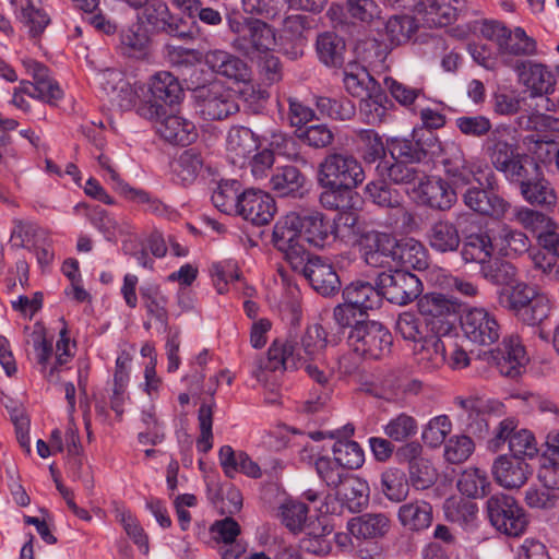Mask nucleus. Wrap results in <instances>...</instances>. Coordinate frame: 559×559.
Listing matches in <instances>:
<instances>
[{"label":"nucleus","mask_w":559,"mask_h":559,"mask_svg":"<svg viewBox=\"0 0 559 559\" xmlns=\"http://www.w3.org/2000/svg\"><path fill=\"white\" fill-rule=\"evenodd\" d=\"M418 24L415 17L408 14L393 15L385 24V34L393 45L407 43L417 32Z\"/></svg>","instance_id":"obj_53"},{"label":"nucleus","mask_w":559,"mask_h":559,"mask_svg":"<svg viewBox=\"0 0 559 559\" xmlns=\"http://www.w3.org/2000/svg\"><path fill=\"white\" fill-rule=\"evenodd\" d=\"M499 238L501 251L509 258L522 255L531 248L530 238L521 230L503 227Z\"/></svg>","instance_id":"obj_64"},{"label":"nucleus","mask_w":559,"mask_h":559,"mask_svg":"<svg viewBox=\"0 0 559 559\" xmlns=\"http://www.w3.org/2000/svg\"><path fill=\"white\" fill-rule=\"evenodd\" d=\"M417 420L406 413L396 415L383 426L384 435L394 442H406L417 433Z\"/></svg>","instance_id":"obj_60"},{"label":"nucleus","mask_w":559,"mask_h":559,"mask_svg":"<svg viewBox=\"0 0 559 559\" xmlns=\"http://www.w3.org/2000/svg\"><path fill=\"white\" fill-rule=\"evenodd\" d=\"M317 53L319 59L326 66L337 67L343 63L345 51L344 40L332 32L320 34L317 38Z\"/></svg>","instance_id":"obj_46"},{"label":"nucleus","mask_w":559,"mask_h":559,"mask_svg":"<svg viewBox=\"0 0 559 559\" xmlns=\"http://www.w3.org/2000/svg\"><path fill=\"white\" fill-rule=\"evenodd\" d=\"M523 199L531 205L549 207L557 203V194L550 182L545 179L543 170L520 187Z\"/></svg>","instance_id":"obj_34"},{"label":"nucleus","mask_w":559,"mask_h":559,"mask_svg":"<svg viewBox=\"0 0 559 559\" xmlns=\"http://www.w3.org/2000/svg\"><path fill=\"white\" fill-rule=\"evenodd\" d=\"M465 8V0H426L424 22L429 27L452 24Z\"/></svg>","instance_id":"obj_32"},{"label":"nucleus","mask_w":559,"mask_h":559,"mask_svg":"<svg viewBox=\"0 0 559 559\" xmlns=\"http://www.w3.org/2000/svg\"><path fill=\"white\" fill-rule=\"evenodd\" d=\"M205 64L216 74L237 82L250 80V69L239 57L222 49L209 50L204 55Z\"/></svg>","instance_id":"obj_22"},{"label":"nucleus","mask_w":559,"mask_h":559,"mask_svg":"<svg viewBox=\"0 0 559 559\" xmlns=\"http://www.w3.org/2000/svg\"><path fill=\"white\" fill-rule=\"evenodd\" d=\"M395 330L405 341L414 343L421 342L431 333L425 321H421L414 312L409 311L399 314Z\"/></svg>","instance_id":"obj_54"},{"label":"nucleus","mask_w":559,"mask_h":559,"mask_svg":"<svg viewBox=\"0 0 559 559\" xmlns=\"http://www.w3.org/2000/svg\"><path fill=\"white\" fill-rule=\"evenodd\" d=\"M417 163L395 160L388 165L385 163L381 168V175H386L388 178L395 185H411L416 180H421L425 177V173L419 169Z\"/></svg>","instance_id":"obj_52"},{"label":"nucleus","mask_w":559,"mask_h":559,"mask_svg":"<svg viewBox=\"0 0 559 559\" xmlns=\"http://www.w3.org/2000/svg\"><path fill=\"white\" fill-rule=\"evenodd\" d=\"M145 116L155 120L156 133L167 143L173 145H189L198 136L195 124L179 115H165L164 108L151 104L146 108Z\"/></svg>","instance_id":"obj_10"},{"label":"nucleus","mask_w":559,"mask_h":559,"mask_svg":"<svg viewBox=\"0 0 559 559\" xmlns=\"http://www.w3.org/2000/svg\"><path fill=\"white\" fill-rule=\"evenodd\" d=\"M314 20L304 14L288 15L283 20L281 36L292 43L304 45Z\"/></svg>","instance_id":"obj_59"},{"label":"nucleus","mask_w":559,"mask_h":559,"mask_svg":"<svg viewBox=\"0 0 559 559\" xmlns=\"http://www.w3.org/2000/svg\"><path fill=\"white\" fill-rule=\"evenodd\" d=\"M241 195L242 191L239 181H221L212 193V202L222 213L237 215Z\"/></svg>","instance_id":"obj_40"},{"label":"nucleus","mask_w":559,"mask_h":559,"mask_svg":"<svg viewBox=\"0 0 559 559\" xmlns=\"http://www.w3.org/2000/svg\"><path fill=\"white\" fill-rule=\"evenodd\" d=\"M140 296L147 314L166 326L168 298L164 295L160 286L155 283H146L140 287Z\"/></svg>","instance_id":"obj_39"},{"label":"nucleus","mask_w":559,"mask_h":559,"mask_svg":"<svg viewBox=\"0 0 559 559\" xmlns=\"http://www.w3.org/2000/svg\"><path fill=\"white\" fill-rule=\"evenodd\" d=\"M384 103H388L386 95L380 86L377 91H372L369 95L361 98L360 114L364 116L366 123L376 126L384 121L388 111Z\"/></svg>","instance_id":"obj_58"},{"label":"nucleus","mask_w":559,"mask_h":559,"mask_svg":"<svg viewBox=\"0 0 559 559\" xmlns=\"http://www.w3.org/2000/svg\"><path fill=\"white\" fill-rule=\"evenodd\" d=\"M218 456L221 465L228 477H234V474L237 472L252 478L261 476L259 465L242 451L236 452L231 447L224 445L221 448Z\"/></svg>","instance_id":"obj_36"},{"label":"nucleus","mask_w":559,"mask_h":559,"mask_svg":"<svg viewBox=\"0 0 559 559\" xmlns=\"http://www.w3.org/2000/svg\"><path fill=\"white\" fill-rule=\"evenodd\" d=\"M485 152L498 171H502L518 155L515 147L498 131H492L485 142Z\"/></svg>","instance_id":"obj_41"},{"label":"nucleus","mask_w":559,"mask_h":559,"mask_svg":"<svg viewBox=\"0 0 559 559\" xmlns=\"http://www.w3.org/2000/svg\"><path fill=\"white\" fill-rule=\"evenodd\" d=\"M300 227L304 240L314 247L323 248L335 239L334 222L320 212L300 215Z\"/></svg>","instance_id":"obj_25"},{"label":"nucleus","mask_w":559,"mask_h":559,"mask_svg":"<svg viewBox=\"0 0 559 559\" xmlns=\"http://www.w3.org/2000/svg\"><path fill=\"white\" fill-rule=\"evenodd\" d=\"M392 267H404L423 271L428 267V253L424 245L414 239L397 240L393 252Z\"/></svg>","instance_id":"obj_30"},{"label":"nucleus","mask_w":559,"mask_h":559,"mask_svg":"<svg viewBox=\"0 0 559 559\" xmlns=\"http://www.w3.org/2000/svg\"><path fill=\"white\" fill-rule=\"evenodd\" d=\"M493 246L487 234H472L466 237L462 247V258L466 263H478L480 266L491 259Z\"/></svg>","instance_id":"obj_45"},{"label":"nucleus","mask_w":559,"mask_h":559,"mask_svg":"<svg viewBox=\"0 0 559 559\" xmlns=\"http://www.w3.org/2000/svg\"><path fill=\"white\" fill-rule=\"evenodd\" d=\"M540 169V166L532 156L518 153L501 173L511 183L521 187L528 179L538 176Z\"/></svg>","instance_id":"obj_47"},{"label":"nucleus","mask_w":559,"mask_h":559,"mask_svg":"<svg viewBox=\"0 0 559 559\" xmlns=\"http://www.w3.org/2000/svg\"><path fill=\"white\" fill-rule=\"evenodd\" d=\"M430 247L441 253L454 252L461 243V237L455 224L450 221L435 222L428 231Z\"/></svg>","instance_id":"obj_38"},{"label":"nucleus","mask_w":559,"mask_h":559,"mask_svg":"<svg viewBox=\"0 0 559 559\" xmlns=\"http://www.w3.org/2000/svg\"><path fill=\"white\" fill-rule=\"evenodd\" d=\"M318 476L332 488H337L348 477L347 471L333 456H318L314 461Z\"/></svg>","instance_id":"obj_62"},{"label":"nucleus","mask_w":559,"mask_h":559,"mask_svg":"<svg viewBox=\"0 0 559 559\" xmlns=\"http://www.w3.org/2000/svg\"><path fill=\"white\" fill-rule=\"evenodd\" d=\"M24 66L27 73L33 78L34 82L22 81L15 90L12 103L23 109H28V104L24 95L38 98L47 103H53L62 97V91L57 82L50 76L46 66L35 61L25 60Z\"/></svg>","instance_id":"obj_6"},{"label":"nucleus","mask_w":559,"mask_h":559,"mask_svg":"<svg viewBox=\"0 0 559 559\" xmlns=\"http://www.w3.org/2000/svg\"><path fill=\"white\" fill-rule=\"evenodd\" d=\"M316 106L322 116L334 120H349L355 115V105L349 99H335L330 97H318Z\"/></svg>","instance_id":"obj_63"},{"label":"nucleus","mask_w":559,"mask_h":559,"mask_svg":"<svg viewBox=\"0 0 559 559\" xmlns=\"http://www.w3.org/2000/svg\"><path fill=\"white\" fill-rule=\"evenodd\" d=\"M365 194L378 206L394 210V214L388 223L390 226L396 225L399 221H403V223L414 221V215L403 205V197L400 191L386 182H369L365 187Z\"/></svg>","instance_id":"obj_18"},{"label":"nucleus","mask_w":559,"mask_h":559,"mask_svg":"<svg viewBox=\"0 0 559 559\" xmlns=\"http://www.w3.org/2000/svg\"><path fill=\"white\" fill-rule=\"evenodd\" d=\"M514 218L524 229L534 234L536 240L557 223L547 214L526 206L518 209Z\"/></svg>","instance_id":"obj_55"},{"label":"nucleus","mask_w":559,"mask_h":559,"mask_svg":"<svg viewBox=\"0 0 559 559\" xmlns=\"http://www.w3.org/2000/svg\"><path fill=\"white\" fill-rule=\"evenodd\" d=\"M203 168V157L195 148L183 151L173 164L176 177L183 183H192Z\"/></svg>","instance_id":"obj_48"},{"label":"nucleus","mask_w":559,"mask_h":559,"mask_svg":"<svg viewBox=\"0 0 559 559\" xmlns=\"http://www.w3.org/2000/svg\"><path fill=\"white\" fill-rule=\"evenodd\" d=\"M465 336L483 346L491 345L500 337V325L493 314L484 308L467 310L461 318Z\"/></svg>","instance_id":"obj_15"},{"label":"nucleus","mask_w":559,"mask_h":559,"mask_svg":"<svg viewBox=\"0 0 559 559\" xmlns=\"http://www.w3.org/2000/svg\"><path fill=\"white\" fill-rule=\"evenodd\" d=\"M275 211V202L269 193L248 189L242 191L237 215H240L253 225L262 226L272 221Z\"/></svg>","instance_id":"obj_20"},{"label":"nucleus","mask_w":559,"mask_h":559,"mask_svg":"<svg viewBox=\"0 0 559 559\" xmlns=\"http://www.w3.org/2000/svg\"><path fill=\"white\" fill-rule=\"evenodd\" d=\"M358 143V151L362 159L372 164L385 156V146L382 138L371 129H360L355 131Z\"/></svg>","instance_id":"obj_50"},{"label":"nucleus","mask_w":559,"mask_h":559,"mask_svg":"<svg viewBox=\"0 0 559 559\" xmlns=\"http://www.w3.org/2000/svg\"><path fill=\"white\" fill-rule=\"evenodd\" d=\"M457 490L471 499H480L490 492L491 483L485 469L469 466L459 476Z\"/></svg>","instance_id":"obj_37"},{"label":"nucleus","mask_w":559,"mask_h":559,"mask_svg":"<svg viewBox=\"0 0 559 559\" xmlns=\"http://www.w3.org/2000/svg\"><path fill=\"white\" fill-rule=\"evenodd\" d=\"M397 519L404 528L420 533L431 526L433 508L425 500L409 501L399 508Z\"/></svg>","instance_id":"obj_27"},{"label":"nucleus","mask_w":559,"mask_h":559,"mask_svg":"<svg viewBox=\"0 0 559 559\" xmlns=\"http://www.w3.org/2000/svg\"><path fill=\"white\" fill-rule=\"evenodd\" d=\"M345 90L354 97L364 98L380 86L367 69L356 62L348 63L343 71Z\"/></svg>","instance_id":"obj_33"},{"label":"nucleus","mask_w":559,"mask_h":559,"mask_svg":"<svg viewBox=\"0 0 559 559\" xmlns=\"http://www.w3.org/2000/svg\"><path fill=\"white\" fill-rule=\"evenodd\" d=\"M520 81L533 95H548L555 92V74L545 66L532 61H521L515 66Z\"/></svg>","instance_id":"obj_24"},{"label":"nucleus","mask_w":559,"mask_h":559,"mask_svg":"<svg viewBox=\"0 0 559 559\" xmlns=\"http://www.w3.org/2000/svg\"><path fill=\"white\" fill-rule=\"evenodd\" d=\"M347 528L358 539H378L391 528V520L384 513H365L353 518Z\"/></svg>","instance_id":"obj_29"},{"label":"nucleus","mask_w":559,"mask_h":559,"mask_svg":"<svg viewBox=\"0 0 559 559\" xmlns=\"http://www.w3.org/2000/svg\"><path fill=\"white\" fill-rule=\"evenodd\" d=\"M480 34L484 38L495 41L499 55L502 57H528L537 52V44L522 27L509 29L496 21H486L481 24Z\"/></svg>","instance_id":"obj_7"},{"label":"nucleus","mask_w":559,"mask_h":559,"mask_svg":"<svg viewBox=\"0 0 559 559\" xmlns=\"http://www.w3.org/2000/svg\"><path fill=\"white\" fill-rule=\"evenodd\" d=\"M332 453L346 471L359 468L365 461L361 447L353 440L335 441L332 447Z\"/></svg>","instance_id":"obj_61"},{"label":"nucleus","mask_w":559,"mask_h":559,"mask_svg":"<svg viewBox=\"0 0 559 559\" xmlns=\"http://www.w3.org/2000/svg\"><path fill=\"white\" fill-rule=\"evenodd\" d=\"M397 240L386 233L368 231L361 237L365 262L373 267H392Z\"/></svg>","instance_id":"obj_19"},{"label":"nucleus","mask_w":559,"mask_h":559,"mask_svg":"<svg viewBox=\"0 0 559 559\" xmlns=\"http://www.w3.org/2000/svg\"><path fill=\"white\" fill-rule=\"evenodd\" d=\"M417 308L431 333L449 334L453 324L455 304L442 294H426L419 298Z\"/></svg>","instance_id":"obj_13"},{"label":"nucleus","mask_w":559,"mask_h":559,"mask_svg":"<svg viewBox=\"0 0 559 559\" xmlns=\"http://www.w3.org/2000/svg\"><path fill=\"white\" fill-rule=\"evenodd\" d=\"M337 495L352 512H359L369 501L368 484L358 477H347Z\"/></svg>","instance_id":"obj_43"},{"label":"nucleus","mask_w":559,"mask_h":559,"mask_svg":"<svg viewBox=\"0 0 559 559\" xmlns=\"http://www.w3.org/2000/svg\"><path fill=\"white\" fill-rule=\"evenodd\" d=\"M326 346L324 329L314 324L297 340H275L271 344L266 358H259L252 371L258 381H265L264 371L284 372L301 368L307 361L317 359Z\"/></svg>","instance_id":"obj_1"},{"label":"nucleus","mask_w":559,"mask_h":559,"mask_svg":"<svg viewBox=\"0 0 559 559\" xmlns=\"http://www.w3.org/2000/svg\"><path fill=\"white\" fill-rule=\"evenodd\" d=\"M381 487L384 496L394 502L405 500L409 490L405 473L396 467L386 468L382 473Z\"/></svg>","instance_id":"obj_51"},{"label":"nucleus","mask_w":559,"mask_h":559,"mask_svg":"<svg viewBox=\"0 0 559 559\" xmlns=\"http://www.w3.org/2000/svg\"><path fill=\"white\" fill-rule=\"evenodd\" d=\"M486 513L490 524L510 537L522 535L528 525L525 510L512 496L502 492L487 499Z\"/></svg>","instance_id":"obj_5"},{"label":"nucleus","mask_w":559,"mask_h":559,"mask_svg":"<svg viewBox=\"0 0 559 559\" xmlns=\"http://www.w3.org/2000/svg\"><path fill=\"white\" fill-rule=\"evenodd\" d=\"M448 334L430 333L419 342V348H415L416 361L426 371H435L447 361L445 340Z\"/></svg>","instance_id":"obj_26"},{"label":"nucleus","mask_w":559,"mask_h":559,"mask_svg":"<svg viewBox=\"0 0 559 559\" xmlns=\"http://www.w3.org/2000/svg\"><path fill=\"white\" fill-rule=\"evenodd\" d=\"M273 44V29L265 22L252 20L246 22L242 34L233 40L231 46L238 52L253 59L267 52Z\"/></svg>","instance_id":"obj_16"},{"label":"nucleus","mask_w":559,"mask_h":559,"mask_svg":"<svg viewBox=\"0 0 559 559\" xmlns=\"http://www.w3.org/2000/svg\"><path fill=\"white\" fill-rule=\"evenodd\" d=\"M443 511L449 521L469 526L477 519L478 507L463 498H449L443 503Z\"/></svg>","instance_id":"obj_49"},{"label":"nucleus","mask_w":559,"mask_h":559,"mask_svg":"<svg viewBox=\"0 0 559 559\" xmlns=\"http://www.w3.org/2000/svg\"><path fill=\"white\" fill-rule=\"evenodd\" d=\"M306 176L296 166L278 167L270 178V188L278 197L304 195Z\"/></svg>","instance_id":"obj_31"},{"label":"nucleus","mask_w":559,"mask_h":559,"mask_svg":"<svg viewBox=\"0 0 559 559\" xmlns=\"http://www.w3.org/2000/svg\"><path fill=\"white\" fill-rule=\"evenodd\" d=\"M198 112L205 120H223L239 110L234 93L221 82H212L193 90Z\"/></svg>","instance_id":"obj_8"},{"label":"nucleus","mask_w":559,"mask_h":559,"mask_svg":"<svg viewBox=\"0 0 559 559\" xmlns=\"http://www.w3.org/2000/svg\"><path fill=\"white\" fill-rule=\"evenodd\" d=\"M532 473L531 465L524 459L507 454L497 456L491 465L496 483L509 490L524 486Z\"/></svg>","instance_id":"obj_17"},{"label":"nucleus","mask_w":559,"mask_h":559,"mask_svg":"<svg viewBox=\"0 0 559 559\" xmlns=\"http://www.w3.org/2000/svg\"><path fill=\"white\" fill-rule=\"evenodd\" d=\"M258 139L249 128L235 126L227 132V157L236 166L243 167L258 150Z\"/></svg>","instance_id":"obj_23"},{"label":"nucleus","mask_w":559,"mask_h":559,"mask_svg":"<svg viewBox=\"0 0 559 559\" xmlns=\"http://www.w3.org/2000/svg\"><path fill=\"white\" fill-rule=\"evenodd\" d=\"M480 275L493 285L509 286L516 276L515 267L501 259L491 258L480 266Z\"/></svg>","instance_id":"obj_57"},{"label":"nucleus","mask_w":559,"mask_h":559,"mask_svg":"<svg viewBox=\"0 0 559 559\" xmlns=\"http://www.w3.org/2000/svg\"><path fill=\"white\" fill-rule=\"evenodd\" d=\"M272 241L292 267L301 266L302 261L308 259L309 252L304 245L300 215L297 213L292 212L276 222Z\"/></svg>","instance_id":"obj_9"},{"label":"nucleus","mask_w":559,"mask_h":559,"mask_svg":"<svg viewBox=\"0 0 559 559\" xmlns=\"http://www.w3.org/2000/svg\"><path fill=\"white\" fill-rule=\"evenodd\" d=\"M497 304L521 322L537 325L549 317L554 302L547 293L521 282L498 290Z\"/></svg>","instance_id":"obj_2"},{"label":"nucleus","mask_w":559,"mask_h":559,"mask_svg":"<svg viewBox=\"0 0 559 559\" xmlns=\"http://www.w3.org/2000/svg\"><path fill=\"white\" fill-rule=\"evenodd\" d=\"M75 210H84L92 224L104 234L107 240H115L118 236L131 233L132 227L128 222H117L99 206L91 209L86 203H80Z\"/></svg>","instance_id":"obj_35"},{"label":"nucleus","mask_w":559,"mask_h":559,"mask_svg":"<svg viewBox=\"0 0 559 559\" xmlns=\"http://www.w3.org/2000/svg\"><path fill=\"white\" fill-rule=\"evenodd\" d=\"M420 204L437 211H448L456 202V192L441 178L425 177L415 189Z\"/></svg>","instance_id":"obj_21"},{"label":"nucleus","mask_w":559,"mask_h":559,"mask_svg":"<svg viewBox=\"0 0 559 559\" xmlns=\"http://www.w3.org/2000/svg\"><path fill=\"white\" fill-rule=\"evenodd\" d=\"M454 404L467 414V426L473 433L481 436L488 432L489 424L484 412L485 403L483 400L475 396H456Z\"/></svg>","instance_id":"obj_44"},{"label":"nucleus","mask_w":559,"mask_h":559,"mask_svg":"<svg viewBox=\"0 0 559 559\" xmlns=\"http://www.w3.org/2000/svg\"><path fill=\"white\" fill-rule=\"evenodd\" d=\"M344 301L354 306L360 312L374 310L382 305L381 289L365 281H355L343 289Z\"/></svg>","instance_id":"obj_28"},{"label":"nucleus","mask_w":559,"mask_h":559,"mask_svg":"<svg viewBox=\"0 0 559 559\" xmlns=\"http://www.w3.org/2000/svg\"><path fill=\"white\" fill-rule=\"evenodd\" d=\"M347 341L356 355L381 359L390 354L393 337L390 331L378 321H357L352 326Z\"/></svg>","instance_id":"obj_4"},{"label":"nucleus","mask_w":559,"mask_h":559,"mask_svg":"<svg viewBox=\"0 0 559 559\" xmlns=\"http://www.w3.org/2000/svg\"><path fill=\"white\" fill-rule=\"evenodd\" d=\"M481 358L496 367L501 376L511 379L518 378L527 362L525 349L514 336L504 338L497 348L485 352Z\"/></svg>","instance_id":"obj_12"},{"label":"nucleus","mask_w":559,"mask_h":559,"mask_svg":"<svg viewBox=\"0 0 559 559\" xmlns=\"http://www.w3.org/2000/svg\"><path fill=\"white\" fill-rule=\"evenodd\" d=\"M19 19L33 39L41 36L50 24L49 15L41 8L36 7L32 0H27L22 7Z\"/></svg>","instance_id":"obj_56"},{"label":"nucleus","mask_w":559,"mask_h":559,"mask_svg":"<svg viewBox=\"0 0 559 559\" xmlns=\"http://www.w3.org/2000/svg\"><path fill=\"white\" fill-rule=\"evenodd\" d=\"M366 178L361 163L347 153H332L319 164L318 182L324 189L346 190L357 188Z\"/></svg>","instance_id":"obj_3"},{"label":"nucleus","mask_w":559,"mask_h":559,"mask_svg":"<svg viewBox=\"0 0 559 559\" xmlns=\"http://www.w3.org/2000/svg\"><path fill=\"white\" fill-rule=\"evenodd\" d=\"M150 90L155 100L168 105L179 103L183 94L178 79L166 71L158 72L153 76Z\"/></svg>","instance_id":"obj_42"},{"label":"nucleus","mask_w":559,"mask_h":559,"mask_svg":"<svg viewBox=\"0 0 559 559\" xmlns=\"http://www.w3.org/2000/svg\"><path fill=\"white\" fill-rule=\"evenodd\" d=\"M293 270L302 273L311 287L322 296H333L341 289V280L334 266L321 257H311L309 253L301 266L293 267Z\"/></svg>","instance_id":"obj_14"},{"label":"nucleus","mask_w":559,"mask_h":559,"mask_svg":"<svg viewBox=\"0 0 559 559\" xmlns=\"http://www.w3.org/2000/svg\"><path fill=\"white\" fill-rule=\"evenodd\" d=\"M377 285L381 289L382 299L399 306L414 301L423 292L421 281L415 274L403 270L380 273Z\"/></svg>","instance_id":"obj_11"}]
</instances>
